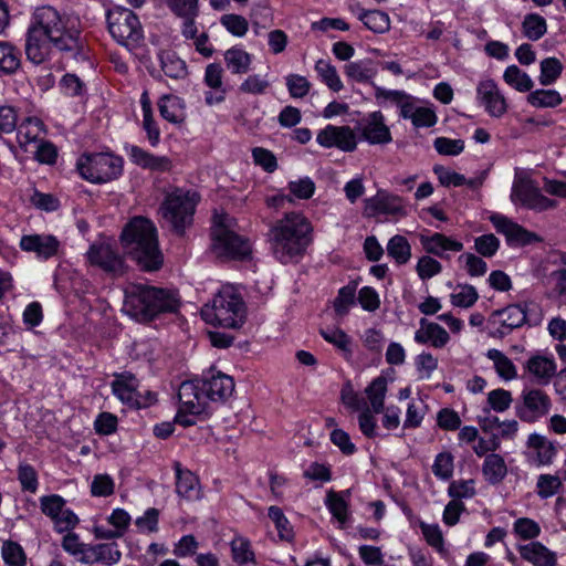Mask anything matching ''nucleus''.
Returning <instances> with one entry per match:
<instances>
[{
	"label": "nucleus",
	"mask_w": 566,
	"mask_h": 566,
	"mask_svg": "<svg viewBox=\"0 0 566 566\" xmlns=\"http://www.w3.org/2000/svg\"><path fill=\"white\" fill-rule=\"evenodd\" d=\"M78 36L74 19L51 6L39 7L28 28L25 54L32 63L41 64L49 57L51 46L60 51H76L80 48Z\"/></svg>",
	"instance_id": "1"
},
{
	"label": "nucleus",
	"mask_w": 566,
	"mask_h": 566,
	"mask_svg": "<svg viewBox=\"0 0 566 566\" xmlns=\"http://www.w3.org/2000/svg\"><path fill=\"white\" fill-rule=\"evenodd\" d=\"M313 227L300 212L285 213L269 230V243L274 258L283 263L296 262L312 242Z\"/></svg>",
	"instance_id": "2"
},
{
	"label": "nucleus",
	"mask_w": 566,
	"mask_h": 566,
	"mask_svg": "<svg viewBox=\"0 0 566 566\" xmlns=\"http://www.w3.org/2000/svg\"><path fill=\"white\" fill-rule=\"evenodd\" d=\"M120 242L125 252L144 270L155 271L163 264L159 250L157 229L154 223L144 218H133L123 229Z\"/></svg>",
	"instance_id": "3"
},
{
	"label": "nucleus",
	"mask_w": 566,
	"mask_h": 566,
	"mask_svg": "<svg viewBox=\"0 0 566 566\" xmlns=\"http://www.w3.org/2000/svg\"><path fill=\"white\" fill-rule=\"evenodd\" d=\"M247 316L245 304L239 293L230 286H223L201 308L202 319L210 325L223 328H240Z\"/></svg>",
	"instance_id": "4"
},
{
	"label": "nucleus",
	"mask_w": 566,
	"mask_h": 566,
	"mask_svg": "<svg viewBox=\"0 0 566 566\" xmlns=\"http://www.w3.org/2000/svg\"><path fill=\"white\" fill-rule=\"evenodd\" d=\"M237 221L228 213H216L211 229L212 249L218 256L241 259L250 254L251 245L235 232Z\"/></svg>",
	"instance_id": "5"
},
{
	"label": "nucleus",
	"mask_w": 566,
	"mask_h": 566,
	"mask_svg": "<svg viewBox=\"0 0 566 566\" xmlns=\"http://www.w3.org/2000/svg\"><path fill=\"white\" fill-rule=\"evenodd\" d=\"M199 198L196 192L176 189L169 193L161 207V217L177 234H182L192 223V217Z\"/></svg>",
	"instance_id": "6"
},
{
	"label": "nucleus",
	"mask_w": 566,
	"mask_h": 566,
	"mask_svg": "<svg viewBox=\"0 0 566 566\" xmlns=\"http://www.w3.org/2000/svg\"><path fill=\"white\" fill-rule=\"evenodd\" d=\"M108 31L113 39L129 51L138 48L144 40V30L135 12L116 7L107 12Z\"/></svg>",
	"instance_id": "7"
},
{
	"label": "nucleus",
	"mask_w": 566,
	"mask_h": 566,
	"mask_svg": "<svg viewBox=\"0 0 566 566\" xmlns=\"http://www.w3.org/2000/svg\"><path fill=\"white\" fill-rule=\"evenodd\" d=\"M76 166L80 175L93 184L112 181L123 172V159L107 153L85 155Z\"/></svg>",
	"instance_id": "8"
},
{
	"label": "nucleus",
	"mask_w": 566,
	"mask_h": 566,
	"mask_svg": "<svg viewBox=\"0 0 566 566\" xmlns=\"http://www.w3.org/2000/svg\"><path fill=\"white\" fill-rule=\"evenodd\" d=\"M125 298L123 312L138 322L151 321V286L139 283H129L124 290Z\"/></svg>",
	"instance_id": "9"
},
{
	"label": "nucleus",
	"mask_w": 566,
	"mask_h": 566,
	"mask_svg": "<svg viewBox=\"0 0 566 566\" xmlns=\"http://www.w3.org/2000/svg\"><path fill=\"white\" fill-rule=\"evenodd\" d=\"M539 312L538 305L533 302L509 305L497 311L495 315L499 317L501 325L500 333L507 334L525 323L537 325L541 322V316L537 315Z\"/></svg>",
	"instance_id": "10"
},
{
	"label": "nucleus",
	"mask_w": 566,
	"mask_h": 566,
	"mask_svg": "<svg viewBox=\"0 0 566 566\" xmlns=\"http://www.w3.org/2000/svg\"><path fill=\"white\" fill-rule=\"evenodd\" d=\"M91 265L102 269L104 272L118 276L125 272L124 259L109 242H95L86 252Z\"/></svg>",
	"instance_id": "11"
},
{
	"label": "nucleus",
	"mask_w": 566,
	"mask_h": 566,
	"mask_svg": "<svg viewBox=\"0 0 566 566\" xmlns=\"http://www.w3.org/2000/svg\"><path fill=\"white\" fill-rule=\"evenodd\" d=\"M522 406L517 409L520 418L527 422H534L546 416L552 407L549 396L542 389L525 388L521 395Z\"/></svg>",
	"instance_id": "12"
},
{
	"label": "nucleus",
	"mask_w": 566,
	"mask_h": 566,
	"mask_svg": "<svg viewBox=\"0 0 566 566\" xmlns=\"http://www.w3.org/2000/svg\"><path fill=\"white\" fill-rule=\"evenodd\" d=\"M316 142L324 148L352 153L357 147V136L349 126L327 125L317 133Z\"/></svg>",
	"instance_id": "13"
},
{
	"label": "nucleus",
	"mask_w": 566,
	"mask_h": 566,
	"mask_svg": "<svg viewBox=\"0 0 566 566\" xmlns=\"http://www.w3.org/2000/svg\"><path fill=\"white\" fill-rule=\"evenodd\" d=\"M112 391L123 403L137 408L150 405L156 400L155 395L147 392V401H140L138 380L130 373L115 375V379L112 382Z\"/></svg>",
	"instance_id": "14"
},
{
	"label": "nucleus",
	"mask_w": 566,
	"mask_h": 566,
	"mask_svg": "<svg viewBox=\"0 0 566 566\" xmlns=\"http://www.w3.org/2000/svg\"><path fill=\"white\" fill-rule=\"evenodd\" d=\"M490 221L497 233L505 237L509 245H526L541 241L536 233L528 231L503 214L494 213L490 217Z\"/></svg>",
	"instance_id": "15"
},
{
	"label": "nucleus",
	"mask_w": 566,
	"mask_h": 566,
	"mask_svg": "<svg viewBox=\"0 0 566 566\" xmlns=\"http://www.w3.org/2000/svg\"><path fill=\"white\" fill-rule=\"evenodd\" d=\"M200 384L207 401H226L234 391L232 377L219 370L207 371Z\"/></svg>",
	"instance_id": "16"
},
{
	"label": "nucleus",
	"mask_w": 566,
	"mask_h": 566,
	"mask_svg": "<svg viewBox=\"0 0 566 566\" xmlns=\"http://www.w3.org/2000/svg\"><path fill=\"white\" fill-rule=\"evenodd\" d=\"M476 98L492 117L500 118L507 112L506 98L493 80H483L478 84Z\"/></svg>",
	"instance_id": "17"
},
{
	"label": "nucleus",
	"mask_w": 566,
	"mask_h": 566,
	"mask_svg": "<svg viewBox=\"0 0 566 566\" xmlns=\"http://www.w3.org/2000/svg\"><path fill=\"white\" fill-rule=\"evenodd\" d=\"M364 203V214L369 218L380 213L395 217H403L407 213L403 200L395 195L378 192L376 196L367 198Z\"/></svg>",
	"instance_id": "18"
},
{
	"label": "nucleus",
	"mask_w": 566,
	"mask_h": 566,
	"mask_svg": "<svg viewBox=\"0 0 566 566\" xmlns=\"http://www.w3.org/2000/svg\"><path fill=\"white\" fill-rule=\"evenodd\" d=\"M180 412L192 416L201 415L207 407V399L201 391L200 380L184 381L178 390Z\"/></svg>",
	"instance_id": "19"
},
{
	"label": "nucleus",
	"mask_w": 566,
	"mask_h": 566,
	"mask_svg": "<svg viewBox=\"0 0 566 566\" xmlns=\"http://www.w3.org/2000/svg\"><path fill=\"white\" fill-rule=\"evenodd\" d=\"M20 248L35 253L39 259L48 260L57 254L60 242L52 234H28L21 237Z\"/></svg>",
	"instance_id": "20"
},
{
	"label": "nucleus",
	"mask_w": 566,
	"mask_h": 566,
	"mask_svg": "<svg viewBox=\"0 0 566 566\" xmlns=\"http://www.w3.org/2000/svg\"><path fill=\"white\" fill-rule=\"evenodd\" d=\"M361 137L371 145H384L391 142V134L380 112L370 113L360 128Z\"/></svg>",
	"instance_id": "21"
},
{
	"label": "nucleus",
	"mask_w": 566,
	"mask_h": 566,
	"mask_svg": "<svg viewBox=\"0 0 566 566\" xmlns=\"http://www.w3.org/2000/svg\"><path fill=\"white\" fill-rule=\"evenodd\" d=\"M415 342L421 345L429 344L434 348H443L450 342V336L438 323L421 318L419 328L415 332Z\"/></svg>",
	"instance_id": "22"
},
{
	"label": "nucleus",
	"mask_w": 566,
	"mask_h": 566,
	"mask_svg": "<svg viewBox=\"0 0 566 566\" xmlns=\"http://www.w3.org/2000/svg\"><path fill=\"white\" fill-rule=\"evenodd\" d=\"M120 558L122 553L117 543L112 542L90 545L88 555L84 556V558H78V562L86 565L102 563L111 566L117 564Z\"/></svg>",
	"instance_id": "23"
},
{
	"label": "nucleus",
	"mask_w": 566,
	"mask_h": 566,
	"mask_svg": "<svg viewBox=\"0 0 566 566\" xmlns=\"http://www.w3.org/2000/svg\"><path fill=\"white\" fill-rule=\"evenodd\" d=\"M523 559L534 566H556V554L541 542H531L517 547Z\"/></svg>",
	"instance_id": "24"
},
{
	"label": "nucleus",
	"mask_w": 566,
	"mask_h": 566,
	"mask_svg": "<svg viewBox=\"0 0 566 566\" xmlns=\"http://www.w3.org/2000/svg\"><path fill=\"white\" fill-rule=\"evenodd\" d=\"M17 140L21 148L25 151L31 144H38L42 140L44 134V125L36 117H27L19 125L17 124Z\"/></svg>",
	"instance_id": "25"
},
{
	"label": "nucleus",
	"mask_w": 566,
	"mask_h": 566,
	"mask_svg": "<svg viewBox=\"0 0 566 566\" xmlns=\"http://www.w3.org/2000/svg\"><path fill=\"white\" fill-rule=\"evenodd\" d=\"M526 370L538 385L549 384L556 374V363L553 358L536 355L531 357L525 365Z\"/></svg>",
	"instance_id": "26"
},
{
	"label": "nucleus",
	"mask_w": 566,
	"mask_h": 566,
	"mask_svg": "<svg viewBox=\"0 0 566 566\" xmlns=\"http://www.w3.org/2000/svg\"><path fill=\"white\" fill-rule=\"evenodd\" d=\"M160 116L169 123L181 124L186 119V104L177 95L166 94L158 99Z\"/></svg>",
	"instance_id": "27"
},
{
	"label": "nucleus",
	"mask_w": 566,
	"mask_h": 566,
	"mask_svg": "<svg viewBox=\"0 0 566 566\" xmlns=\"http://www.w3.org/2000/svg\"><path fill=\"white\" fill-rule=\"evenodd\" d=\"M126 149L130 160L143 168L156 171H166L169 170L171 167L170 160L165 156H154L135 145H132Z\"/></svg>",
	"instance_id": "28"
},
{
	"label": "nucleus",
	"mask_w": 566,
	"mask_h": 566,
	"mask_svg": "<svg viewBox=\"0 0 566 566\" xmlns=\"http://www.w3.org/2000/svg\"><path fill=\"white\" fill-rule=\"evenodd\" d=\"M420 240L428 253L439 258H444L448 251L460 252L463 250L462 242L448 238L442 233H433L430 237L421 235Z\"/></svg>",
	"instance_id": "29"
},
{
	"label": "nucleus",
	"mask_w": 566,
	"mask_h": 566,
	"mask_svg": "<svg viewBox=\"0 0 566 566\" xmlns=\"http://www.w3.org/2000/svg\"><path fill=\"white\" fill-rule=\"evenodd\" d=\"M176 469V491L179 496L195 501L200 499V486L197 476L189 470H182L179 463L175 464Z\"/></svg>",
	"instance_id": "30"
},
{
	"label": "nucleus",
	"mask_w": 566,
	"mask_h": 566,
	"mask_svg": "<svg viewBox=\"0 0 566 566\" xmlns=\"http://www.w3.org/2000/svg\"><path fill=\"white\" fill-rule=\"evenodd\" d=\"M151 294L156 296L154 300H151V319L163 313L177 312L180 302L175 292L151 286Z\"/></svg>",
	"instance_id": "31"
},
{
	"label": "nucleus",
	"mask_w": 566,
	"mask_h": 566,
	"mask_svg": "<svg viewBox=\"0 0 566 566\" xmlns=\"http://www.w3.org/2000/svg\"><path fill=\"white\" fill-rule=\"evenodd\" d=\"M482 473L490 484L500 483L507 474L504 459L497 453L488 454L483 462Z\"/></svg>",
	"instance_id": "32"
},
{
	"label": "nucleus",
	"mask_w": 566,
	"mask_h": 566,
	"mask_svg": "<svg viewBox=\"0 0 566 566\" xmlns=\"http://www.w3.org/2000/svg\"><path fill=\"white\" fill-rule=\"evenodd\" d=\"M344 72L349 80L359 83L370 82L377 74L375 64L369 59L347 63Z\"/></svg>",
	"instance_id": "33"
},
{
	"label": "nucleus",
	"mask_w": 566,
	"mask_h": 566,
	"mask_svg": "<svg viewBox=\"0 0 566 566\" xmlns=\"http://www.w3.org/2000/svg\"><path fill=\"white\" fill-rule=\"evenodd\" d=\"M21 66L20 51L9 42L0 41V73L14 74Z\"/></svg>",
	"instance_id": "34"
},
{
	"label": "nucleus",
	"mask_w": 566,
	"mask_h": 566,
	"mask_svg": "<svg viewBox=\"0 0 566 566\" xmlns=\"http://www.w3.org/2000/svg\"><path fill=\"white\" fill-rule=\"evenodd\" d=\"M486 357L493 363L495 371L503 380H513L517 377V370L513 361L501 350L492 348L486 353Z\"/></svg>",
	"instance_id": "35"
},
{
	"label": "nucleus",
	"mask_w": 566,
	"mask_h": 566,
	"mask_svg": "<svg viewBox=\"0 0 566 566\" xmlns=\"http://www.w3.org/2000/svg\"><path fill=\"white\" fill-rule=\"evenodd\" d=\"M161 70L166 76L174 80H182L188 75L185 61L178 57L174 52H163L159 55Z\"/></svg>",
	"instance_id": "36"
},
{
	"label": "nucleus",
	"mask_w": 566,
	"mask_h": 566,
	"mask_svg": "<svg viewBox=\"0 0 566 566\" xmlns=\"http://www.w3.org/2000/svg\"><path fill=\"white\" fill-rule=\"evenodd\" d=\"M224 61L227 67L233 74H244L249 71L251 65V55L242 49L231 48L224 53Z\"/></svg>",
	"instance_id": "37"
},
{
	"label": "nucleus",
	"mask_w": 566,
	"mask_h": 566,
	"mask_svg": "<svg viewBox=\"0 0 566 566\" xmlns=\"http://www.w3.org/2000/svg\"><path fill=\"white\" fill-rule=\"evenodd\" d=\"M358 19L375 33H384L390 28V19L387 13L379 10L361 9Z\"/></svg>",
	"instance_id": "38"
},
{
	"label": "nucleus",
	"mask_w": 566,
	"mask_h": 566,
	"mask_svg": "<svg viewBox=\"0 0 566 566\" xmlns=\"http://www.w3.org/2000/svg\"><path fill=\"white\" fill-rule=\"evenodd\" d=\"M231 555L234 563L239 565L255 564L254 553L248 538L237 535L230 543Z\"/></svg>",
	"instance_id": "39"
},
{
	"label": "nucleus",
	"mask_w": 566,
	"mask_h": 566,
	"mask_svg": "<svg viewBox=\"0 0 566 566\" xmlns=\"http://www.w3.org/2000/svg\"><path fill=\"white\" fill-rule=\"evenodd\" d=\"M539 189L528 179H518L514 182L511 193L513 202H521L524 207L530 208Z\"/></svg>",
	"instance_id": "40"
},
{
	"label": "nucleus",
	"mask_w": 566,
	"mask_h": 566,
	"mask_svg": "<svg viewBox=\"0 0 566 566\" xmlns=\"http://www.w3.org/2000/svg\"><path fill=\"white\" fill-rule=\"evenodd\" d=\"M387 253L397 264H406L411 259V247L403 235L396 234L387 243Z\"/></svg>",
	"instance_id": "41"
},
{
	"label": "nucleus",
	"mask_w": 566,
	"mask_h": 566,
	"mask_svg": "<svg viewBox=\"0 0 566 566\" xmlns=\"http://www.w3.org/2000/svg\"><path fill=\"white\" fill-rule=\"evenodd\" d=\"M371 409L375 413H380L384 410L385 397L387 392V379L385 377L375 378L365 390Z\"/></svg>",
	"instance_id": "42"
},
{
	"label": "nucleus",
	"mask_w": 566,
	"mask_h": 566,
	"mask_svg": "<svg viewBox=\"0 0 566 566\" xmlns=\"http://www.w3.org/2000/svg\"><path fill=\"white\" fill-rule=\"evenodd\" d=\"M527 102L537 108L556 107L563 98L556 90H536L527 95Z\"/></svg>",
	"instance_id": "43"
},
{
	"label": "nucleus",
	"mask_w": 566,
	"mask_h": 566,
	"mask_svg": "<svg viewBox=\"0 0 566 566\" xmlns=\"http://www.w3.org/2000/svg\"><path fill=\"white\" fill-rule=\"evenodd\" d=\"M503 78L506 84L518 92H528L534 85L532 78L516 65L507 66L504 71Z\"/></svg>",
	"instance_id": "44"
},
{
	"label": "nucleus",
	"mask_w": 566,
	"mask_h": 566,
	"mask_svg": "<svg viewBox=\"0 0 566 566\" xmlns=\"http://www.w3.org/2000/svg\"><path fill=\"white\" fill-rule=\"evenodd\" d=\"M528 447L533 448L537 452V457L541 463H549L556 454V448L546 437L533 433L528 437Z\"/></svg>",
	"instance_id": "45"
},
{
	"label": "nucleus",
	"mask_w": 566,
	"mask_h": 566,
	"mask_svg": "<svg viewBox=\"0 0 566 566\" xmlns=\"http://www.w3.org/2000/svg\"><path fill=\"white\" fill-rule=\"evenodd\" d=\"M315 71L332 91L339 92L343 88V83L335 66L328 61L318 60L315 64Z\"/></svg>",
	"instance_id": "46"
},
{
	"label": "nucleus",
	"mask_w": 566,
	"mask_h": 566,
	"mask_svg": "<svg viewBox=\"0 0 566 566\" xmlns=\"http://www.w3.org/2000/svg\"><path fill=\"white\" fill-rule=\"evenodd\" d=\"M523 33L532 41L539 40L547 31V24L543 17L536 13L525 15L522 23Z\"/></svg>",
	"instance_id": "47"
},
{
	"label": "nucleus",
	"mask_w": 566,
	"mask_h": 566,
	"mask_svg": "<svg viewBox=\"0 0 566 566\" xmlns=\"http://www.w3.org/2000/svg\"><path fill=\"white\" fill-rule=\"evenodd\" d=\"M3 562L9 566H25L27 555L22 546L13 541H4L1 547Z\"/></svg>",
	"instance_id": "48"
},
{
	"label": "nucleus",
	"mask_w": 566,
	"mask_h": 566,
	"mask_svg": "<svg viewBox=\"0 0 566 566\" xmlns=\"http://www.w3.org/2000/svg\"><path fill=\"white\" fill-rule=\"evenodd\" d=\"M563 72V64L556 57H546L541 62V74L538 77L543 86L554 84Z\"/></svg>",
	"instance_id": "49"
},
{
	"label": "nucleus",
	"mask_w": 566,
	"mask_h": 566,
	"mask_svg": "<svg viewBox=\"0 0 566 566\" xmlns=\"http://www.w3.org/2000/svg\"><path fill=\"white\" fill-rule=\"evenodd\" d=\"M220 24L233 36L242 38L249 30L248 20L240 14L227 13L220 18Z\"/></svg>",
	"instance_id": "50"
},
{
	"label": "nucleus",
	"mask_w": 566,
	"mask_h": 566,
	"mask_svg": "<svg viewBox=\"0 0 566 566\" xmlns=\"http://www.w3.org/2000/svg\"><path fill=\"white\" fill-rule=\"evenodd\" d=\"M270 81L266 75H249L239 86L240 92L244 94L262 95L270 87Z\"/></svg>",
	"instance_id": "51"
},
{
	"label": "nucleus",
	"mask_w": 566,
	"mask_h": 566,
	"mask_svg": "<svg viewBox=\"0 0 566 566\" xmlns=\"http://www.w3.org/2000/svg\"><path fill=\"white\" fill-rule=\"evenodd\" d=\"M562 485L563 483L559 476L552 474H541L536 483L537 495L541 499H548L555 495Z\"/></svg>",
	"instance_id": "52"
},
{
	"label": "nucleus",
	"mask_w": 566,
	"mask_h": 566,
	"mask_svg": "<svg viewBox=\"0 0 566 566\" xmlns=\"http://www.w3.org/2000/svg\"><path fill=\"white\" fill-rule=\"evenodd\" d=\"M514 533L524 541L536 538L541 534V526L528 517H520L513 524Z\"/></svg>",
	"instance_id": "53"
},
{
	"label": "nucleus",
	"mask_w": 566,
	"mask_h": 566,
	"mask_svg": "<svg viewBox=\"0 0 566 566\" xmlns=\"http://www.w3.org/2000/svg\"><path fill=\"white\" fill-rule=\"evenodd\" d=\"M18 480L23 491L35 493L39 486L38 473L35 469L28 464L21 463L18 467Z\"/></svg>",
	"instance_id": "54"
},
{
	"label": "nucleus",
	"mask_w": 566,
	"mask_h": 566,
	"mask_svg": "<svg viewBox=\"0 0 566 566\" xmlns=\"http://www.w3.org/2000/svg\"><path fill=\"white\" fill-rule=\"evenodd\" d=\"M427 406L421 399H412L408 403L406 419L403 422L405 428H417L421 424L426 415Z\"/></svg>",
	"instance_id": "55"
},
{
	"label": "nucleus",
	"mask_w": 566,
	"mask_h": 566,
	"mask_svg": "<svg viewBox=\"0 0 566 566\" xmlns=\"http://www.w3.org/2000/svg\"><path fill=\"white\" fill-rule=\"evenodd\" d=\"M61 546L66 553L77 557V559L88 555L90 544L82 543L78 535L75 533L69 532L64 535Z\"/></svg>",
	"instance_id": "56"
},
{
	"label": "nucleus",
	"mask_w": 566,
	"mask_h": 566,
	"mask_svg": "<svg viewBox=\"0 0 566 566\" xmlns=\"http://www.w3.org/2000/svg\"><path fill=\"white\" fill-rule=\"evenodd\" d=\"M285 83L287 91L293 98L305 97L308 94L312 86L310 81L305 76L298 74L287 75L285 77Z\"/></svg>",
	"instance_id": "57"
},
{
	"label": "nucleus",
	"mask_w": 566,
	"mask_h": 566,
	"mask_svg": "<svg viewBox=\"0 0 566 566\" xmlns=\"http://www.w3.org/2000/svg\"><path fill=\"white\" fill-rule=\"evenodd\" d=\"M453 457L450 452L439 453L432 464L433 474L440 480H449L453 474Z\"/></svg>",
	"instance_id": "58"
},
{
	"label": "nucleus",
	"mask_w": 566,
	"mask_h": 566,
	"mask_svg": "<svg viewBox=\"0 0 566 566\" xmlns=\"http://www.w3.org/2000/svg\"><path fill=\"white\" fill-rule=\"evenodd\" d=\"M499 248L500 240L493 233L480 235L474 240L475 251L484 258H492L495 255Z\"/></svg>",
	"instance_id": "59"
},
{
	"label": "nucleus",
	"mask_w": 566,
	"mask_h": 566,
	"mask_svg": "<svg viewBox=\"0 0 566 566\" xmlns=\"http://www.w3.org/2000/svg\"><path fill=\"white\" fill-rule=\"evenodd\" d=\"M321 335L323 338L336 346L338 349L350 354V338L349 336L339 328H328V329H322Z\"/></svg>",
	"instance_id": "60"
},
{
	"label": "nucleus",
	"mask_w": 566,
	"mask_h": 566,
	"mask_svg": "<svg viewBox=\"0 0 566 566\" xmlns=\"http://www.w3.org/2000/svg\"><path fill=\"white\" fill-rule=\"evenodd\" d=\"M513 397L511 391L499 388L488 394V402L496 412H503L511 407Z\"/></svg>",
	"instance_id": "61"
},
{
	"label": "nucleus",
	"mask_w": 566,
	"mask_h": 566,
	"mask_svg": "<svg viewBox=\"0 0 566 566\" xmlns=\"http://www.w3.org/2000/svg\"><path fill=\"white\" fill-rule=\"evenodd\" d=\"M478 292L472 285L460 286L459 291L450 295L451 303L459 307H470L478 301Z\"/></svg>",
	"instance_id": "62"
},
{
	"label": "nucleus",
	"mask_w": 566,
	"mask_h": 566,
	"mask_svg": "<svg viewBox=\"0 0 566 566\" xmlns=\"http://www.w3.org/2000/svg\"><path fill=\"white\" fill-rule=\"evenodd\" d=\"M434 149L444 156H457L464 149L462 139H451L447 137H438L433 142Z\"/></svg>",
	"instance_id": "63"
},
{
	"label": "nucleus",
	"mask_w": 566,
	"mask_h": 566,
	"mask_svg": "<svg viewBox=\"0 0 566 566\" xmlns=\"http://www.w3.org/2000/svg\"><path fill=\"white\" fill-rule=\"evenodd\" d=\"M291 195L298 199H310L315 192V184L310 177L300 178L289 182Z\"/></svg>",
	"instance_id": "64"
}]
</instances>
